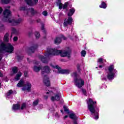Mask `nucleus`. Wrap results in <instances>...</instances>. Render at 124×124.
I'll use <instances>...</instances> for the list:
<instances>
[{
	"label": "nucleus",
	"instance_id": "f257e3e1",
	"mask_svg": "<svg viewBox=\"0 0 124 124\" xmlns=\"http://www.w3.org/2000/svg\"><path fill=\"white\" fill-rule=\"evenodd\" d=\"M71 50L68 48L67 50H58L57 49L48 48L47 52L45 54V57L40 56V59L44 63H48V57L50 56H59L60 55L61 57L65 58L67 57L68 59L70 58V54Z\"/></svg>",
	"mask_w": 124,
	"mask_h": 124
},
{
	"label": "nucleus",
	"instance_id": "f03ea898",
	"mask_svg": "<svg viewBox=\"0 0 124 124\" xmlns=\"http://www.w3.org/2000/svg\"><path fill=\"white\" fill-rule=\"evenodd\" d=\"M88 104V108L90 111L91 115L95 120H98V109H95L94 104H96V102H93V99L89 98L86 100Z\"/></svg>",
	"mask_w": 124,
	"mask_h": 124
},
{
	"label": "nucleus",
	"instance_id": "7ed1b4c3",
	"mask_svg": "<svg viewBox=\"0 0 124 124\" xmlns=\"http://www.w3.org/2000/svg\"><path fill=\"white\" fill-rule=\"evenodd\" d=\"M3 14L4 15V18H5L6 22L10 23L13 26H16V25H18V24H20V22H22V19L21 18L17 20L13 19L11 17V12L7 9H6L4 11Z\"/></svg>",
	"mask_w": 124,
	"mask_h": 124
},
{
	"label": "nucleus",
	"instance_id": "20e7f679",
	"mask_svg": "<svg viewBox=\"0 0 124 124\" xmlns=\"http://www.w3.org/2000/svg\"><path fill=\"white\" fill-rule=\"evenodd\" d=\"M6 52L8 54H12L14 51V46L11 44H4L2 43L0 45V52Z\"/></svg>",
	"mask_w": 124,
	"mask_h": 124
},
{
	"label": "nucleus",
	"instance_id": "39448f33",
	"mask_svg": "<svg viewBox=\"0 0 124 124\" xmlns=\"http://www.w3.org/2000/svg\"><path fill=\"white\" fill-rule=\"evenodd\" d=\"M50 71L51 69L48 66H45L44 67L42 72L43 76H44V83L46 86H47V87H49V86H50V80L46 76H44V73H50Z\"/></svg>",
	"mask_w": 124,
	"mask_h": 124
},
{
	"label": "nucleus",
	"instance_id": "423d86ee",
	"mask_svg": "<svg viewBox=\"0 0 124 124\" xmlns=\"http://www.w3.org/2000/svg\"><path fill=\"white\" fill-rule=\"evenodd\" d=\"M17 87H23L22 88V91H27V92H30L31 89V84L29 82H27L25 85V81H24L23 79H21L17 84Z\"/></svg>",
	"mask_w": 124,
	"mask_h": 124
},
{
	"label": "nucleus",
	"instance_id": "0eeeda50",
	"mask_svg": "<svg viewBox=\"0 0 124 124\" xmlns=\"http://www.w3.org/2000/svg\"><path fill=\"white\" fill-rule=\"evenodd\" d=\"M114 65H111L108 67V74L107 75L108 80H113L114 77H115V74L117 73V71L114 69Z\"/></svg>",
	"mask_w": 124,
	"mask_h": 124
},
{
	"label": "nucleus",
	"instance_id": "6e6552de",
	"mask_svg": "<svg viewBox=\"0 0 124 124\" xmlns=\"http://www.w3.org/2000/svg\"><path fill=\"white\" fill-rule=\"evenodd\" d=\"M75 85L76 86V87H78V88H79V89L80 88H82L84 85H85V81L84 80L82 79L81 78H75Z\"/></svg>",
	"mask_w": 124,
	"mask_h": 124
},
{
	"label": "nucleus",
	"instance_id": "1a4fd4ad",
	"mask_svg": "<svg viewBox=\"0 0 124 124\" xmlns=\"http://www.w3.org/2000/svg\"><path fill=\"white\" fill-rule=\"evenodd\" d=\"M50 66H52L53 68H56V69H58V73H61V74H69V73H70V71L69 70L61 69V68H60L58 65H55L51 63Z\"/></svg>",
	"mask_w": 124,
	"mask_h": 124
},
{
	"label": "nucleus",
	"instance_id": "9d476101",
	"mask_svg": "<svg viewBox=\"0 0 124 124\" xmlns=\"http://www.w3.org/2000/svg\"><path fill=\"white\" fill-rule=\"evenodd\" d=\"M26 12L27 15H28V16H33L35 15V14H37V11L34 10L32 8L28 9V10H27Z\"/></svg>",
	"mask_w": 124,
	"mask_h": 124
},
{
	"label": "nucleus",
	"instance_id": "9b49d317",
	"mask_svg": "<svg viewBox=\"0 0 124 124\" xmlns=\"http://www.w3.org/2000/svg\"><path fill=\"white\" fill-rule=\"evenodd\" d=\"M61 100V93L57 92L54 96H52L51 97V100L52 101H60Z\"/></svg>",
	"mask_w": 124,
	"mask_h": 124
},
{
	"label": "nucleus",
	"instance_id": "f8f14e48",
	"mask_svg": "<svg viewBox=\"0 0 124 124\" xmlns=\"http://www.w3.org/2000/svg\"><path fill=\"white\" fill-rule=\"evenodd\" d=\"M72 17H69L68 18L65 19L63 23V27L65 28L67 26L71 25L72 24Z\"/></svg>",
	"mask_w": 124,
	"mask_h": 124
},
{
	"label": "nucleus",
	"instance_id": "ddd939ff",
	"mask_svg": "<svg viewBox=\"0 0 124 124\" xmlns=\"http://www.w3.org/2000/svg\"><path fill=\"white\" fill-rule=\"evenodd\" d=\"M62 39H63L64 40H66V37H65L63 35H61L60 36V37H57L54 41L55 44H57V45L60 44V43L62 42Z\"/></svg>",
	"mask_w": 124,
	"mask_h": 124
},
{
	"label": "nucleus",
	"instance_id": "4468645a",
	"mask_svg": "<svg viewBox=\"0 0 124 124\" xmlns=\"http://www.w3.org/2000/svg\"><path fill=\"white\" fill-rule=\"evenodd\" d=\"M37 48H38V45H33L32 46L29 48L28 52H29V53H34Z\"/></svg>",
	"mask_w": 124,
	"mask_h": 124
},
{
	"label": "nucleus",
	"instance_id": "2eb2a0df",
	"mask_svg": "<svg viewBox=\"0 0 124 124\" xmlns=\"http://www.w3.org/2000/svg\"><path fill=\"white\" fill-rule=\"evenodd\" d=\"M28 5L30 6H32L37 3L38 2V0H25Z\"/></svg>",
	"mask_w": 124,
	"mask_h": 124
},
{
	"label": "nucleus",
	"instance_id": "dca6fc26",
	"mask_svg": "<svg viewBox=\"0 0 124 124\" xmlns=\"http://www.w3.org/2000/svg\"><path fill=\"white\" fill-rule=\"evenodd\" d=\"M75 12V9H74V8H72L70 9L69 10V12L68 13V16L69 17L72 16V15H73V14H74Z\"/></svg>",
	"mask_w": 124,
	"mask_h": 124
},
{
	"label": "nucleus",
	"instance_id": "f3484780",
	"mask_svg": "<svg viewBox=\"0 0 124 124\" xmlns=\"http://www.w3.org/2000/svg\"><path fill=\"white\" fill-rule=\"evenodd\" d=\"M21 108V106L20 105L16 104L15 105H13L12 109L14 111H16L17 110H19V108Z\"/></svg>",
	"mask_w": 124,
	"mask_h": 124
},
{
	"label": "nucleus",
	"instance_id": "a211bd4d",
	"mask_svg": "<svg viewBox=\"0 0 124 124\" xmlns=\"http://www.w3.org/2000/svg\"><path fill=\"white\" fill-rule=\"evenodd\" d=\"M8 36H9V33H6L4 36V38L3 40L4 42H8L9 40V38H8Z\"/></svg>",
	"mask_w": 124,
	"mask_h": 124
},
{
	"label": "nucleus",
	"instance_id": "6ab92c4d",
	"mask_svg": "<svg viewBox=\"0 0 124 124\" xmlns=\"http://www.w3.org/2000/svg\"><path fill=\"white\" fill-rule=\"evenodd\" d=\"M21 76H22V73H21V72H19L15 77V80L16 81H19Z\"/></svg>",
	"mask_w": 124,
	"mask_h": 124
},
{
	"label": "nucleus",
	"instance_id": "aec40b11",
	"mask_svg": "<svg viewBox=\"0 0 124 124\" xmlns=\"http://www.w3.org/2000/svg\"><path fill=\"white\" fill-rule=\"evenodd\" d=\"M69 117L70 118V119H72V120H78V118L76 116V115H75V114H74V113H72L71 114H70Z\"/></svg>",
	"mask_w": 124,
	"mask_h": 124
},
{
	"label": "nucleus",
	"instance_id": "412c9836",
	"mask_svg": "<svg viewBox=\"0 0 124 124\" xmlns=\"http://www.w3.org/2000/svg\"><path fill=\"white\" fill-rule=\"evenodd\" d=\"M13 93H14L15 94H16V92L12 91V90H9V92L7 93V96L6 97H8V98L9 97L10 95H11V94H13Z\"/></svg>",
	"mask_w": 124,
	"mask_h": 124
},
{
	"label": "nucleus",
	"instance_id": "4be33fe9",
	"mask_svg": "<svg viewBox=\"0 0 124 124\" xmlns=\"http://www.w3.org/2000/svg\"><path fill=\"white\" fill-rule=\"evenodd\" d=\"M41 70V67L40 66H34L33 67V71H35V72H38V71H40Z\"/></svg>",
	"mask_w": 124,
	"mask_h": 124
},
{
	"label": "nucleus",
	"instance_id": "5701e85b",
	"mask_svg": "<svg viewBox=\"0 0 124 124\" xmlns=\"http://www.w3.org/2000/svg\"><path fill=\"white\" fill-rule=\"evenodd\" d=\"M99 7L101 8H104L105 9L107 7V5H106V3L104 2H102L101 5L99 6Z\"/></svg>",
	"mask_w": 124,
	"mask_h": 124
},
{
	"label": "nucleus",
	"instance_id": "b1692460",
	"mask_svg": "<svg viewBox=\"0 0 124 124\" xmlns=\"http://www.w3.org/2000/svg\"><path fill=\"white\" fill-rule=\"evenodd\" d=\"M71 76L72 77H73L74 78H75V79H78V78H77V73L76 72H74L72 73Z\"/></svg>",
	"mask_w": 124,
	"mask_h": 124
},
{
	"label": "nucleus",
	"instance_id": "393cba45",
	"mask_svg": "<svg viewBox=\"0 0 124 124\" xmlns=\"http://www.w3.org/2000/svg\"><path fill=\"white\" fill-rule=\"evenodd\" d=\"M17 30L15 29V28H12V33L11 34V38L12 37L13 33H17Z\"/></svg>",
	"mask_w": 124,
	"mask_h": 124
},
{
	"label": "nucleus",
	"instance_id": "a878e982",
	"mask_svg": "<svg viewBox=\"0 0 124 124\" xmlns=\"http://www.w3.org/2000/svg\"><path fill=\"white\" fill-rule=\"evenodd\" d=\"M38 102H39V100L38 99L35 100L33 101L32 106H36L37 104H38Z\"/></svg>",
	"mask_w": 124,
	"mask_h": 124
},
{
	"label": "nucleus",
	"instance_id": "bb28decb",
	"mask_svg": "<svg viewBox=\"0 0 124 124\" xmlns=\"http://www.w3.org/2000/svg\"><path fill=\"white\" fill-rule=\"evenodd\" d=\"M57 5L59 6V9H62V8H63V6L62 5V2L57 3Z\"/></svg>",
	"mask_w": 124,
	"mask_h": 124
},
{
	"label": "nucleus",
	"instance_id": "cd10ccee",
	"mask_svg": "<svg viewBox=\"0 0 124 124\" xmlns=\"http://www.w3.org/2000/svg\"><path fill=\"white\" fill-rule=\"evenodd\" d=\"M97 62L99 64H103V60L102 59V58H99L98 61H97Z\"/></svg>",
	"mask_w": 124,
	"mask_h": 124
},
{
	"label": "nucleus",
	"instance_id": "c85d7f7f",
	"mask_svg": "<svg viewBox=\"0 0 124 124\" xmlns=\"http://www.w3.org/2000/svg\"><path fill=\"white\" fill-rule=\"evenodd\" d=\"M1 2L3 4H7L9 3V0H2Z\"/></svg>",
	"mask_w": 124,
	"mask_h": 124
},
{
	"label": "nucleus",
	"instance_id": "c756f323",
	"mask_svg": "<svg viewBox=\"0 0 124 124\" xmlns=\"http://www.w3.org/2000/svg\"><path fill=\"white\" fill-rule=\"evenodd\" d=\"M20 10H25V13L27 14V11L29 10V9H27L26 7H20Z\"/></svg>",
	"mask_w": 124,
	"mask_h": 124
},
{
	"label": "nucleus",
	"instance_id": "7c9ffc66",
	"mask_svg": "<svg viewBox=\"0 0 124 124\" xmlns=\"http://www.w3.org/2000/svg\"><path fill=\"white\" fill-rule=\"evenodd\" d=\"M81 92L83 94H84V95H85V96H87V91L86 90V89H81Z\"/></svg>",
	"mask_w": 124,
	"mask_h": 124
},
{
	"label": "nucleus",
	"instance_id": "2f4dec72",
	"mask_svg": "<svg viewBox=\"0 0 124 124\" xmlns=\"http://www.w3.org/2000/svg\"><path fill=\"white\" fill-rule=\"evenodd\" d=\"M35 35L36 36V38H39V37L40 36V34H39V32L36 31L35 32Z\"/></svg>",
	"mask_w": 124,
	"mask_h": 124
},
{
	"label": "nucleus",
	"instance_id": "473e14b6",
	"mask_svg": "<svg viewBox=\"0 0 124 124\" xmlns=\"http://www.w3.org/2000/svg\"><path fill=\"white\" fill-rule=\"evenodd\" d=\"M86 54H87V52H86V50H82L81 51L82 57H85V56H86Z\"/></svg>",
	"mask_w": 124,
	"mask_h": 124
},
{
	"label": "nucleus",
	"instance_id": "72a5a7b5",
	"mask_svg": "<svg viewBox=\"0 0 124 124\" xmlns=\"http://www.w3.org/2000/svg\"><path fill=\"white\" fill-rule=\"evenodd\" d=\"M18 71V70H17V67H14L13 68V72L14 73H17V72Z\"/></svg>",
	"mask_w": 124,
	"mask_h": 124
},
{
	"label": "nucleus",
	"instance_id": "f704fd0d",
	"mask_svg": "<svg viewBox=\"0 0 124 124\" xmlns=\"http://www.w3.org/2000/svg\"><path fill=\"white\" fill-rule=\"evenodd\" d=\"M26 103H23L22 104V105H21V110H24V109H25V108H26Z\"/></svg>",
	"mask_w": 124,
	"mask_h": 124
},
{
	"label": "nucleus",
	"instance_id": "c9c22d12",
	"mask_svg": "<svg viewBox=\"0 0 124 124\" xmlns=\"http://www.w3.org/2000/svg\"><path fill=\"white\" fill-rule=\"evenodd\" d=\"M54 93L52 91H48L46 92V94H48V95H53Z\"/></svg>",
	"mask_w": 124,
	"mask_h": 124
},
{
	"label": "nucleus",
	"instance_id": "e433bc0d",
	"mask_svg": "<svg viewBox=\"0 0 124 124\" xmlns=\"http://www.w3.org/2000/svg\"><path fill=\"white\" fill-rule=\"evenodd\" d=\"M67 5H68V2H65L63 5V9H65L67 7Z\"/></svg>",
	"mask_w": 124,
	"mask_h": 124
},
{
	"label": "nucleus",
	"instance_id": "4c0bfd02",
	"mask_svg": "<svg viewBox=\"0 0 124 124\" xmlns=\"http://www.w3.org/2000/svg\"><path fill=\"white\" fill-rule=\"evenodd\" d=\"M63 109L65 112H67L68 111V108H67V107L65 106H63Z\"/></svg>",
	"mask_w": 124,
	"mask_h": 124
},
{
	"label": "nucleus",
	"instance_id": "58836bf2",
	"mask_svg": "<svg viewBox=\"0 0 124 124\" xmlns=\"http://www.w3.org/2000/svg\"><path fill=\"white\" fill-rule=\"evenodd\" d=\"M42 14H43V15H44V16H47V15L48 14L47 13V11H44V12H43Z\"/></svg>",
	"mask_w": 124,
	"mask_h": 124
},
{
	"label": "nucleus",
	"instance_id": "ea45409f",
	"mask_svg": "<svg viewBox=\"0 0 124 124\" xmlns=\"http://www.w3.org/2000/svg\"><path fill=\"white\" fill-rule=\"evenodd\" d=\"M41 30H42V31H43L44 32V33H45V29L44 28V25L42 26Z\"/></svg>",
	"mask_w": 124,
	"mask_h": 124
},
{
	"label": "nucleus",
	"instance_id": "a19ab883",
	"mask_svg": "<svg viewBox=\"0 0 124 124\" xmlns=\"http://www.w3.org/2000/svg\"><path fill=\"white\" fill-rule=\"evenodd\" d=\"M13 40L14 41H17V40H18V37L17 36L14 37Z\"/></svg>",
	"mask_w": 124,
	"mask_h": 124
},
{
	"label": "nucleus",
	"instance_id": "79ce46f5",
	"mask_svg": "<svg viewBox=\"0 0 124 124\" xmlns=\"http://www.w3.org/2000/svg\"><path fill=\"white\" fill-rule=\"evenodd\" d=\"M73 124H78V123L77 122V120H74L73 121Z\"/></svg>",
	"mask_w": 124,
	"mask_h": 124
},
{
	"label": "nucleus",
	"instance_id": "37998d69",
	"mask_svg": "<svg viewBox=\"0 0 124 124\" xmlns=\"http://www.w3.org/2000/svg\"><path fill=\"white\" fill-rule=\"evenodd\" d=\"M55 117L56 118H60V116L59 115V114L58 113H55Z\"/></svg>",
	"mask_w": 124,
	"mask_h": 124
},
{
	"label": "nucleus",
	"instance_id": "c03bdc74",
	"mask_svg": "<svg viewBox=\"0 0 124 124\" xmlns=\"http://www.w3.org/2000/svg\"><path fill=\"white\" fill-rule=\"evenodd\" d=\"M77 68H78V71H80V70H81L80 69V65H78L77 66Z\"/></svg>",
	"mask_w": 124,
	"mask_h": 124
},
{
	"label": "nucleus",
	"instance_id": "a18cd8bd",
	"mask_svg": "<svg viewBox=\"0 0 124 124\" xmlns=\"http://www.w3.org/2000/svg\"><path fill=\"white\" fill-rule=\"evenodd\" d=\"M102 80H103V81H106L107 80V78H106V77L103 78H102Z\"/></svg>",
	"mask_w": 124,
	"mask_h": 124
},
{
	"label": "nucleus",
	"instance_id": "49530a36",
	"mask_svg": "<svg viewBox=\"0 0 124 124\" xmlns=\"http://www.w3.org/2000/svg\"><path fill=\"white\" fill-rule=\"evenodd\" d=\"M44 99H47V98H48V96L45 95L44 96Z\"/></svg>",
	"mask_w": 124,
	"mask_h": 124
},
{
	"label": "nucleus",
	"instance_id": "de8ad7c7",
	"mask_svg": "<svg viewBox=\"0 0 124 124\" xmlns=\"http://www.w3.org/2000/svg\"><path fill=\"white\" fill-rule=\"evenodd\" d=\"M2 59V55H1V54H0V61H1Z\"/></svg>",
	"mask_w": 124,
	"mask_h": 124
},
{
	"label": "nucleus",
	"instance_id": "09e8293b",
	"mask_svg": "<svg viewBox=\"0 0 124 124\" xmlns=\"http://www.w3.org/2000/svg\"><path fill=\"white\" fill-rule=\"evenodd\" d=\"M2 27H3V24L0 23V28H2Z\"/></svg>",
	"mask_w": 124,
	"mask_h": 124
},
{
	"label": "nucleus",
	"instance_id": "8fccbe9b",
	"mask_svg": "<svg viewBox=\"0 0 124 124\" xmlns=\"http://www.w3.org/2000/svg\"><path fill=\"white\" fill-rule=\"evenodd\" d=\"M24 75H25V77H27V72H25L24 73Z\"/></svg>",
	"mask_w": 124,
	"mask_h": 124
},
{
	"label": "nucleus",
	"instance_id": "3c124183",
	"mask_svg": "<svg viewBox=\"0 0 124 124\" xmlns=\"http://www.w3.org/2000/svg\"><path fill=\"white\" fill-rule=\"evenodd\" d=\"M2 12V9L1 8H0V14Z\"/></svg>",
	"mask_w": 124,
	"mask_h": 124
},
{
	"label": "nucleus",
	"instance_id": "603ef678",
	"mask_svg": "<svg viewBox=\"0 0 124 124\" xmlns=\"http://www.w3.org/2000/svg\"><path fill=\"white\" fill-rule=\"evenodd\" d=\"M37 23L40 22V19H38L37 20Z\"/></svg>",
	"mask_w": 124,
	"mask_h": 124
},
{
	"label": "nucleus",
	"instance_id": "864d4df0",
	"mask_svg": "<svg viewBox=\"0 0 124 124\" xmlns=\"http://www.w3.org/2000/svg\"><path fill=\"white\" fill-rule=\"evenodd\" d=\"M102 66L101 65H99V68H102Z\"/></svg>",
	"mask_w": 124,
	"mask_h": 124
},
{
	"label": "nucleus",
	"instance_id": "5fc2aeb1",
	"mask_svg": "<svg viewBox=\"0 0 124 124\" xmlns=\"http://www.w3.org/2000/svg\"><path fill=\"white\" fill-rule=\"evenodd\" d=\"M0 77H2V74L0 72Z\"/></svg>",
	"mask_w": 124,
	"mask_h": 124
},
{
	"label": "nucleus",
	"instance_id": "6e6d98bb",
	"mask_svg": "<svg viewBox=\"0 0 124 124\" xmlns=\"http://www.w3.org/2000/svg\"><path fill=\"white\" fill-rule=\"evenodd\" d=\"M68 117V116L67 115H65L64 117V119H66L67 117Z\"/></svg>",
	"mask_w": 124,
	"mask_h": 124
},
{
	"label": "nucleus",
	"instance_id": "4d7b16f0",
	"mask_svg": "<svg viewBox=\"0 0 124 124\" xmlns=\"http://www.w3.org/2000/svg\"><path fill=\"white\" fill-rule=\"evenodd\" d=\"M61 113H62V114H63V110H61Z\"/></svg>",
	"mask_w": 124,
	"mask_h": 124
},
{
	"label": "nucleus",
	"instance_id": "13d9d810",
	"mask_svg": "<svg viewBox=\"0 0 124 124\" xmlns=\"http://www.w3.org/2000/svg\"><path fill=\"white\" fill-rule=\"evenodd\" d=\"M60 2H61V0H58V2H57V3H60Z\"/></svg>",
	"mask_w": 124,
	"mask_h": 124
},
{
	"label": "nucleus",
	"instance_id": "bf43d9fd",
	"mask_svg": "<svg viewBox=\"0 0 124 124\" xmlns=\"http://www.w3.org/2000/svg\"><path fill=\"white\" fill-rule=\"evenodd\" d=\"M61 62H65V61H64V60H61Z\"/></svg>",
	"mask_w": 124,
	"mask_h": 124
},
{
	"label": "nucleus",
	"instance_id": "052dcab7",
	"mask_svg": "<svg viewBox=\"0 0 124 124\" xmlns=\"http://www.w3.org/2000/svg\"><path fill=\"white\" fill-rule=\"evenodd\" d=\"M7 8H10V6L7 7Z\"/></svg>",
	"mask_w": 124,
	"mask_h": 124
},
{
	"label": "nucleus",
	"instance_id": "680f3d73",
	"mask_svg": "<svg viewBox=\"0 0 124 124\" xmlns=\"http://www.w3.org/2000/svg\"><path fill=\"white\" fill-rule=\"evenodd\" d=\"M35 63L36 64H38V63H36H36Z\"/></svg>",
	"mask_w": 124,
	"mask_h": 124
},
{
	"label": "nucleus",
	"instance_id": "e2e57ef3",
	"mask_svg": "<svg viewBox=\"0 0 124 124\" xmlns=\"http://www.w3.org/2000/svg\"><path fill=\"white\" fill-rule=\"evenodd\" d=\"M68 114H69V111L68 112Z\"/></svg>",
	"mask_w": 124,
	"mask_h": 124
},
{
	"label": "nucleus",
	"instance_id": "0e129e2a",
	"mask_svg": "<svg viewBox=\"0 0 124 124\" xmlns=\"http://www.w3.org/2000/svg\"><path fill=\"white\" fill-rule=\"evenodd\" d=\"M28 61H29V58L27 59Z\"/></svg>",
	"mask_w": 124,
	"mask_h": 124
},
{
	"label": "nucleus",
	"instance_id": "69168bd1",
	"mask_svg": "<svg viewBox=\"0 0 124 124\" xmlns=\"http://www.w3.org/2000/svg\"><path fill=\"white\" fill-rule=\"evenodd\" d=\"M99 73H100V72H99Z\"/></svg>",
	"mask_w": 124,
	"mask_h": 124
},
{
	"label": "nucleus",
	"instance_id": "338daca9",
	"mask_svg": "<svg viewBox=\"0 0 124 124\" xmlns=\"http://www.w3.org/2000/svg\"><path fill=\"white\" fill-rule=\"evenodd\" d=\"M96 68H97V67H96Z\"/></svg>",
	"mask_w": 124,
	"mask_h": 124
}]
</instances>
